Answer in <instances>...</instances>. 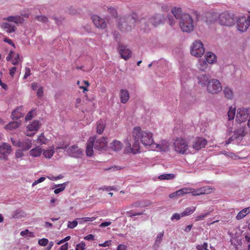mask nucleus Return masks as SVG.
Here are the masks:
<instances>
[{"instance_id": "nucleus-22", "label": "nucleus", "mask_w": 250, "mask_h": 250, "mask_svg": "<svg viewBox=\"0 0 250 250\" xmlns=\"http://www.w3.org/2000/svg\"><path fill=\"white\" fill-rule=\"evenodd\" d=\"M24 114L22 107L20 106L12 112L11 117L13 119L17 120L22 117Z\"/></svg>"}, {"instance_id": "nucleus-8", "label": "nucleus", "mask_w": 250, "mask_h": 250, "mask_svg": "<svg viewBox=\"0 0 250 250\" xmlns=\"http://www.w3.org/2000/svg\"><path fill=\"white\" fill-rule=\"evenodd\" d=\"M222 87L220 82L216 79H212L208 82L207 85L208 91L211 94H217L220 92Z\"/></svg>"}, {"instance_id": "nucleus-6", "label": "nucleus", "mask_w": 250, "mask_h": 250, "mask_svg": "<svg viewBox=\"0 0 250 250\" xmlns=\"http://www.w3.org/2000/svg\"><path fill=\"white\" fill-rule=\"evenodd\" d=\"M204 53L205 49L203 43L200 41H195L191 46V54L196 57H200Z\"/></svg>"}, {"instance_id": "nucleus-36", "label": "nucleus", "mask_w": 250, "mask_h": 250, "mask_svg": "<svg viewBox=\"0 0 250 250\" xmlns=\"http://www.w3.org/2000/svg\"><path fill=\"white\" fill-rule=\"evenodd\" d=\"M223 93L224 94L225 97L228 99H231L233 97V93L232 90L228 87H226L224 88Z\"/></svg>"}, {"instance_id": "nucleus-12", "label": "nucleus", "mask_w": 250, "mask_h": 250, "mask_svg": "<svg viewBox=\"0 0 250 250\" xmlns=\"http://www.w3.org/2000/svg\"><path fill=\"white\" fill-rule=\"evenodd\" d=\"M66 152L69 156L76 158H81L83 155V150L76 145L69 147Z\"/></svg>"}, {"instance_id": "nucleus-28", "label": "nucleus", "mask_w": 250, "mask_h": 250, "mask_svg": "<svg viewBox=\"0 0 250 250\" xmlns=\"http://www.w3.org/2000/svg\"><path fill=\"white\" fill-rule=\"evenodd\" d=\"M250 213V207H247L241 210L237 215V220H241L244 218L247 215Z\"/></svg>"}, {"instance_id": "nucleus-23", "label": "nucleus", "mask_w": 250, "mask_h": 250, "mask_svg": "<svg viewBox=\"0 0 250 250\" xmlns=\"http://www.w3.org/2000/svg\"><path fill=\"white\" fill-rule=\"evenodd\" d=\"M123 147V144L120 141L117 140H113L110 144V148L115 151L121 150Z\"/></svg>"}, {"instance_id": "nucleus-50", "label": "nucleus", "mask_w": 250, "mask_h": 250, "mask_svg": "<svg viewBox=\"0 0 250 250\" xmlns=\"http://www.w3.org/2000/svg\"><path fill=\"white\" fill-rule=\"evenodd\" d=\"M209 214V212H207L204 214L200 215L197 216L195 219V221L197 222L201 220H203L204 218Z\"/></svg>"}, {"instance_id": "nucleus-33", "label": "nucleus", "mask_w": 250, "mask_h": 250, "mask_svg": "<svg viewBox=\"0 0 250 250\" xmlns=\"http://www.w3.org/2000/svg\"><path fill=\"white\" fill-rule=\"evenodd\" d=\"M42 152V149L39 146H37L35 148H34L31 149L29 151V154L30 156L37 157H39L41 155Z\"/></svg>"}, {"instance_id": "nucleus-46", "label": "nucleus", "mask_w": 250, "mask_h": 250, "mask_svg": "<svg viewBox=\"0 0 250 250\" xmlns=\"http://www.w3.org/2000/svg\"><path fill=\"white\" fill-rule=\"evenodd\" d=\"M78 222L77 220H74L73 221H69L68 222L67 227L70 229H74L78 225Z\"/></svg>"}, {"instance_id": "nucleus-40", "label": "nucleus", "mask_w": 250, "mask_h": 250, "mask_svg": "<svg viewBox=\"0 0 250 250\" xmlns=\"http://www.w3.org/2000/svg\"><path fill=\"white\" fill-rule=\"evenodd\" d=\"M136 142L133 145L132 147L130 148L131 152L133 154H136L139 152L140 150V144L139 140H136Z\"/></svg>"}, {"instance_id": "nucleus-53", "label": "nucleus", "mask_w": 250, "mask_h": 250, "mask_svg": "<svg viewBox=\"0 0 250 250\" xmlns=\"http://www.w3.org/2000/svg\"><path fill=\"white\" fill-rule=\"evenodd\" d=\"M164 231L159 233L156 237V242L160 243L162 240V238L164 236Z\"/></svg>"}, {"instance_id": "nucleus-1", "label": "nucleus", "mask_w": 250, "mask_h": 250, "mask_svg": "<svg viewBox=\"0 0 250 250\" xmlns=\"http://www.w3.org/2000/svg\"><path fill=\"white\" fill-rule=\"evenodd\" d=\"M132 134L134 139L140 140L144 146H150L154 143L152 133L149 131H143L140 127H135L133 129Z\"/></svg>"}, {"instance_id": "nucleus-60", "label": "nucleus", "mask_w": 250, "mask_h": 250, "mask_svg": "<svg viewBox=\"0 0 250 250\" xmlns=\"http://www.w3.org/2000/svg\"><path fill=\"white\" fill-rule=\"evenodd\" d=\"M3 41L5 42L8 43V44H10L12 46H13L14 48H15V43L13 42L10 39L8 38H5Z\"/></svg>"}, {"instance_id": "nucleus-64", "label": "nucleus", "mask_w": 250, "mask_h": 250, "mask_svg": "<svg viewBox=\"0 0 250 250\" xmlns=\"http://www.w3.org/2000/svg\"><path fill=\"white\" fill-rule=\"evenodd\" d=\"M32 112H33L32 110L30 111L27 114V115L25 116V120L26 121H29L32 119Z\"/></svg>"}, {"instance_id": "nucleus-19", "label": "nucleus", "mask_w": 250, "mask_h": 250, "mask_svg": "<svg viewBox=\"0 0 250 250\" xmlns=\"http://www.w3.org/2000/svg\"><path fill=\"white\" fill-rule=\"evenodd\" d=\"M246 133L247 132L246 131L245 127H241L236 128L234 130L233 135L236 138V140L241 141L246 135Z\"/></svg>"}, {"instance_id": "nucleus-34", "label": "nucleus", "mask_w": 250, "mask_h": 250, "mask_svg": "<svg viewBox=\"0 0 250 250\" xmlns=\"http://www.w3.org/2000/svg\"><path fill=\"white\" fill-rule=\"evenodd\" d=\"M4 20H6L8 21L13 22L16 23H21L22 21V19L20 16H9L6 18H4Z\"/></svg>"}, {"instance_id": "nucleus-7", "label": "nucleus", "mask_w": 250, "mask_h": 250, "mask_svg": "<svg viewBox=\"0 0 250 250\" xmlns=\"http://www.w3.org/2000/svg\"><path fill=\"white\" fill-rule=\"evenodd\" d=\"M218 21L222 25L231 26L234 24L235 20L230 14L224 12L219 16Z\"/></svg>"}, {"instance_id": "nucleus-13", "label": "nucleus", "mask_w": 250, "mask_h": 250, "mask_svg": "<svg viewBox=\"0 0 250 250\" xmlns=\"http://www.w3.org/2000/svg\"><path fill=\"white\" fill-rule=\"evenodd\" d=\"M40 124L38 121H34L30 124L27 126V131L25 133L28 136H33L35 132L37 131L40 127Z\"/></svg>"}, {"instance_id": "nucleus-58", "label": "nucleus", "mask_w": 250, "mask_h": 250, "mask_svg": "<svg viewBox=\"0 0 250 250\" xmlns=\"http://www.w3.org/2000/svg\"><path fill=\"white\" fill-rule=\"evenodd\" d=\"M16 157L17 158H21L23 156V153L22 152V150H18L15 152Z\"/></svg>"}, {"instance_id": "nucleus-43", "label": "nucleus", "mask_w": 250, "mask_h": 250, "mask_svg": "<svg viewBox=\"0 0 250 250\" xmlns=\"http://www.w3.org/2000/svg\"><path fill=\"white\" fill-rule=\"evenodd\" d=\"M235 115V108L230 107L228 112V119L229 120H233Z\"/></svg>"}, {"instance_id": "nucleus-2", "label": "nucleus", "mask_w": 250, "mask_h": 250, "mask_svg": "<svg viewBox=\"0 0 250 250\" xmlns=\"http://www.w3.org/2000/svg\"><path fill=\"white\" fill-rule=\"evenodd\" d=\"M137 16L133 13L131 15L123 17L118 19V27L123 31L131 30L132 26L136 22Z\"/></svg>"}, {"instance_id": "nucleus-11", "label": "nucleus", "mask_w": 250, "mask_h": 250, "mask_svg": "<svg viewBox=\"0 0 250 250\" xmlns=\"http://www.w3.org/2000/svg\"><path fill=\"white\" fill-rule=\"evenodd\" d=\"M12 151L11 146L6 143H3L0 145V160H7L8 156Z\"/></svg>"}, {"instance_id": "nucleus-57", "label": "nucleus", "mask_w": 250, "mask_h": 250, "mask_svg": "<svg viewBox=\"0 0 250 250\" xmlns=\"http://www.w3.org/2000/svg\"><path fill=\"white\" fill-rule=\"evenodd\" d=\"M108 12L112 15L113 16H116L117 14V10L115 8L113 7H109L108 8Z\"/></svg>"}, {"instance_id": "nucleus-20", "label": "nucleus", "mask_w": 250, "mask_h": 250, "mask_svg": "<svg viewBox=\"0 0 250 250\" xmlns=\"http://www.w3.org/2000/svg\"><path fill=\"white\" fill-rule=\"evenodd\" d=\"M0 27L7 33L15 32L17 28L13 23L6 22H2L0 24Z\"/></svg>"}, {"instance_id": "nucleus-63", "label": "nucleus", "mask_w": 250, "mask_h": 250, "mask_svg": "<svg viewBox=\"0 0 250 250\" xmlns=\"http://www.w3.org/2000/svg\"><path fill=\"white\" fill-rule=\"evenodd\" d=\"M17 68L16 67H12L9 71V74L11 77H14V74L16 71Z\"/></svg>"}, {"instance_id": "nucleus-32", "label": "nucleus", "mask_w": 250, "mask_h": 250, "mask_svg": "<svg viewBox=\"0 0 250 250\" xmlns=\"http://www.w3.org/2000/svg\"><path fill=\"white\" fill-rule=\"evenodd\" d=\"M20 124H21L20 122L14 121L9 123L8 124L5 126L4 128L7 130L12 131L18 128Z\"/></svg>"}, {"instance_id": "nucleus-61", "label": "nucleus", "mask_w": 250, "mask_h": 250, "mask_svg": "<svg viewBox=\"0 0 250 250\" xmlns=\"http://www.w3.org/2000/svg\"><path fill=\"white\" fill-rule=\"evenodd\" d=\"M30 72H31L30 69L28 67H26L25 73V74L23 77V78L24 79H27V78L31 75Z\"/></svg>"}, {"instance_id": "nucleus-45", "label": "nucleus", "mask_w": 250, "mask_h": 250, "mask_svg": "<svg viewBox=\"0 0 250 250\" xmlns=\"http://www.w3.org/2000/svg\"><path fill=\"white\" fill-rule=\"evenodd\" d=\"M96 219V217H83L81 219L82 221L79 222L80 224H83L88 221H93Z\"/></svg>"}, {"instance_id": "nucleus-30", "label": "nucleus", "mask_w": 250, "mask_h": 250, "mask_svg": "<svg viewBox=\"0 0 250 250\" xmlns=\"http://www.w3.org/2000/svg\"><path fill=\"white\" fill-rule=\"evenodd\" d=\"M205 57L206 61L208 63L212 64L216 61L215 55L210 52H207L206 53Z\"/></svg>"}, {"instance_id": "nucleus-3", "label": "nucleus", "mask_w": 250, "mask_h": 250, "mask_svg": "<svg viewBox=\"0 0 250 250\" xmlns=\"http://www.w3.org/2000/svg\"><path fill=\"white\" fill-rule=\"evenodd\" d=\"M163 19V17L162 15L157 14L151 17L146 16L142 18L137 23L142 29L146 30L147 29V26H149V23H146L148 21H149V22L151 23L152 25L156 26L162 22Z\"/></svg>"}, {"instance_id": "nucleus-15", "label": "nucleus", "mask_w": 250, "mask_h": 250, "mask_svg": "<svg viewBox=\"0 0 250 250\" xmlns=\"http://www.w3.org/2000/svg\"><path fill=\"white\" fill-rule=\"evenodd\" d=\"M119 52L121 58L126 61L130 59L132 55L131 51L126 46L122 44L119 46Z\"/></svg>"}, {"instance_id": "nucleus-48", "label": "nucleus", "mask_w": 250, "mask_h": 250, "mask_svg": "<svg viewBox=\"0 0 250 250\" xmlns=\"http://www.w3.org/2000/svg\"><path fill=\"white\" fill-rule=\"evenodd\" d=\"M10 140L14 146L18 147L21 146L20 145L21 144V141L20 140H16L13 138H11Z\"/></svg>"}, {"instance_id": "nucleus-41", "label": "nucleus", "mask_w": 250, "mask_h": 250, "mask_svg": "<svg viewBox=\"0 0 250 250\" xmlns=\"http://www.w3.org/2000/svg\"><path fill=\"white\" fill-rule=\"evenodd\" d=\"M54 153V147H51L50 149L45 150L43 154L46 158H50L52 157Z\"/></svg>"}, {"instance_id": "nucleus-26", "label": "nucleus", "mask_w": 250, "mask_h": 250, "mask_svg": "<svg viewBox=\"0 0 250 250\" xmlns=\"http://www.w3.org/2000/svg\"><path fill=\"white\" fill-rule=\"evenodd\" d=\"M105 127V123L104 120H100L96 123L97 133L102 134Z\"/></svg>"}, {"instance_id": "nucleus-51", "label": "nucleus", "mask_w": 250, "mask_h": 250, "mask_svg": "<svg viewBox=\"0 0 250 250\" xmlns=\"http://www.w3.org/2000/svg\"><path fill=\"white\" fill-rule=\"evenodd\" d=\"M48 242V240L46 238H42L41 239H40L38 241V243L40 245L42 246H46Z\"/></svg>"}, {"instance_id": "nucleus-59", "label": "nucleus", "mask_w": 250, "mask_h": 250, "mask_svg": "<svg viewBox=\"0 0 250 250\" xmlns=\"http://www.w3.org/2000/svg\"><path fill=\"white\" fill-rule=\"evenodd\" d=\"M37 95L39 97H42L43 95V90L42 87H40L38 88L37 92Z\"/></svg>"}, {"instance_id": "nucleus-52", "label": "nucleus", "mask_w": 250, "mask_h": 250, "mask_svg": "<svg viewBox=\"0 0 250 250\" xmlns=\"http://www.w3.org/2000/svg\"><path fill=\"white\" fill-rule=\"evenodd\" d=\"M85 247V244L83 242H81L76 246V250H84Z\"/></svg>"}, {"instance_id": "nucleus-14", "label": "nucleus", "mask_w": 250, "mask_h": 250, "mask_svg": "<svg viewBox=\"0 0 250 250\" xmlns=\"http://www.w3.org/2000/svg\"><path fill=\"white\" fill-rule=\"evenodd\" d=\"M207 144V140L203 137H196L192 143V147L195 150H199Z\"/></svg>"}, {"instance_id": "nucleus-47", "label": "nucleus", "mask_w": 250, "mask_h": 250, "mask_svg": "<svg viewBox=\"0 0 250 250\" xmlns=\"http://www.w3.org/2000/svg\"><path fill=\"white\" fill-rule=\"evenodd\" d=\"M36 20L39 21L46 23L48 21V18L45 16H38L36 17Z\"/></svg>"}, {"instance_id": "nucleus-21", "label": "nucleus", "mask_w": 250, "mask_h": 250, "mask_svg": "<svg viewBox=\"0 0 250 250\" xmlns=\"http://www.w3.org/2000/svg\"><path fill=\"white\" fill-rule=\"evenodd\" d=\"M249 27V26L248 24V22L245 19H240L237 22V29L239 31L241 32H245L246 31L248 28Z\"/></svg>"}, {"instance_id": "nucleus-9", "label": "nucleus", "mask_w": 250, "mask_h": 250, "mask_svg": "<svg viewBox=\"0 0 250 250\" xmlns=\"http://www.w3.org/2000/svg\"><path fill=\"white\" fill-rule=\"evenodd\" d=\"M250 115V108H240L237 110L236 121L238 123L246 122Z\"/></svg>"}, {"instance_id": "nucleus-42", "label": "nucleus", "mask_w": 250, "mask_h": 250, "mask_svg": "<svg viewBox=\"0 0 250 250\" xmlns=\"http://www.w3.org/2000/svg\"><path fill=\"white\" fill-rule=\"evenodd\" d=\"M48 140L46 139L43 133H42L37 139L38 143L40 145L46 144Z\"/></svg>"}, {"instance_id": "nucleus-44", "label": "nucleus", "mask_w": 250, "mask_h": 250, "mask_svg": "<svg viewBox=\"0 0 250 250\" xmlns=\"http://www.w3.org/2000/svg\"><path fill=\"white\" fill-rule=\"evenodd\" d=\"M213 188L208 186H205L200 188L202 194H209L213 191Z\"/></svg>"}, {"instance_id": "nucleus-17", "label": "nucleus", "mask_w": 250, "mask_h": 250, "mask_svg": "<svg viewBox=\"0 0 250 250\" xmlns=\"http://www.w3.org/2000/svg\"><path fill=\"white\" fill-rule=\"evenodd\" d=\"M92 21L96 27L104 29L106 27L107 24L105 20L101 18L97 15H93L92 17Z\"/></svg>"}, {"instance_id": "nucleus-29", "label": "nucleus", "mask_w": 250, "mask_h": 250, "mask_svg": "<svg viewBox=\"0 0 250 250\" xmlns=\"http://www.w3.org/2000/svg\"><path fill=\"white\" fill-rule=\"evenodd\" d=\"M171 12L175 18L177 19H182L183 15L185 13H182V9L181 8L174 7L172 9Z\"/></svg>"}, {"instance_id": "nucleus-24", "label": "nucleus", "mask_w": 250, "mask_h": 250, "mask_svg": "<svg viewBox=\"0 0 250 250\" xmlns=\"http://www.w3.org/2000/svg\"><path fill=\"white\" fill-rule=\"evenodd\" d=\"M190 189L188 188H183L181 189L177 190L176 191L170 194L169 195L170 198H172L175 196H182L186 194L189 193Z\"/></svg>"}, {"instance_id": "nucleus-37", "label": "nucleus", "mask_w": 250, "mask_h": 250, "mask_svg": "<svg viewBox=\"0 0 250 250\" xmlns=\"http://www.w3.org/2000/svg\"><path fill=\"white\" fill-rule=\"evenodd\" d=\"M196 209L195 207H191L187 208L185 210L181 213V216L183 217L185 216H188L194 212Z\"/></svg>"}, {"instance_id": "nucleus-38", "label": "nucleus", "mask_w": 250, "mask_h": 250, "mask_svg": "<svg viewBox=\"0 0 250 250\" xmlns=\"http://www.w3.org/2000/svg\"><path fill=\"white\" fill-rule=\"evenodd\" d=\"M66 183H67L66 182H65L62 184H59L57 185H55V188L58 187L59 188H57L54 190V193L56 194H57L59 193L60 192L64 190V189L65 188Z\"/></svg>"}, {"instance_id": "nucleus-39", "label": "nucleus", "mask_w": 250, "mask_h": 250, "mask_svg": "<svg viewBox=\"0 0 250 250\" xmlns=\"http://www.w3.org/2000/svg\"><path fill=\"white\" fill-rule=\"evenodd\" d=\"M175 178V175L173 174H163L159 176L158 178L161 180H171Z\"/></svg>"}, {"instance_id": "nucleus-49", "label": "nucleus", "mask_w": 250, "mask_h": 250, "mask_svg": "<svg viewBox=\"0 0 250 250\" xmlns=\"http://www.w3.org/2000/svg\"><path fill=\"white\" fill-rule=\"evenodd\" d=\"M207 248L208 243L206 242L204 243L203 245H198L196 246L197 250H208Z\"/></svg>"}, {"instance_id": "nucleus-55", "label": "nucleus", "mask_w": 250, "mask_h": 250, "mask_svg": "<svg viewBox=\"0 0 250 250\" xmlns=\"http://www.w3.org/2000/svg\"><path fill=\"white\" fill-rule=\"evenodd\" d=\"M167 22L170 26H172L175 24V20L173 17L171 15L167 16Z\"/></svg>"}, {"instance_id": "nucleus-56", "label": "nucleus", "mask_w": 250, "mask_h": 250, "mask_svg": "<svg viewBox=\"0 0 250 250\" xmlns=\"http://www.w3.org/2000/svg\"><path fill=\"white\" fill-rule=\"evenodd\" d=\"M45 179V178L43 177H42L41 178H40L39 179H38V180L35 181L33 184H32V187H34L35 186V185L41 183V182H42L43 181H44Z\"/></svg>"}, {"instance_id": "nucleus-62", "label": "nucleus", "mask_w": 250, "mask_h": 250, "mask_svg": "<svg viewBox=\"0 0 250 250\" xmlns=\"http://www.w3.org/2000/svg\"><path fill=\"white\" fill-rule=\"evenodd\" d=\"M117 250H128V249L126 245L120 244L118 246Z\"/></svg>"}, {"instance_id": "nucleus-10", "label": "nucleus", "mask_w": 250, "mask_h": 250, "mask_svg": "<svg viewBox=\"0 0 250 250\" xmlns=\"http://www.w3.org/2000/svg\"><path fill=\"white\" fill-rule=\"evenodd\" d=\"M94 148L99 152H103L106 150L107 148V138L103 137L94 140Z\"/></svg>"}, {"instance_id": "nucleus-54", "label": "nucleus", "mask_w": 250, "mask_h": 250, "mask_svg": "<svg viewBox=\"0 0 250 250\" xmlns=\"http://www.w3.org/2000/svg\"><path fill=\"white\" fill-rule=\"evenodd\" d=\"M140 206V203L139 202H136L132 204L129 205L128 206L126 207V208H139Z\"/></svg>"}, {"instance_id": "nucleus-18", "label": "nucleus", "mask_w": 250, "mask_h": 250, "mask_svg": "<svg viewBox=\"0 0 250 250\" xmlns=\"http://www.w3.org/2000/svg\"><path fill=\"white\" fill-rule=\"evenodd\" d=\"M96 139L95 136L90 137L87 142L86 148V154L88 157H91L94 154L93 147H94V140Z\"/></svg>"}, {"instance_id": "nucleus-35", "label": "nucleus", "mask_w": 250, "mask_h": 250, "mask_svg": "<svg viewBox=\"0 0 250 250\" xmlns=\"http://www.w3.org/2000/svg\"><path fill=\"white\" fill-rule=\"evenodd\" d=\"M198 83L204 85H206L207 83H208V82L209 81L208 76L205 74L199 76L198 77Z\"/></svg>"}, {"instance_id": "nucleus-25", "label": "nucleus", "mask_w": 250, "mask_h": 250, "mask_svg": "<svg viewBox=\"0 0 250 250\" xmlns=\"http://www.w3.org/2000/svg\"><path fill=\"white\" fill-rule=\"evenodd\" d=\"M121 102L123 104H125L129 100V94L127 90L121 89L120 93Z\"/></svg>"}, {"instance_id": "nucleus-31", "label": "nucleus", "mask_w": 250, "mask_h": 250, "mask_svg": "<svg viewBox=\"0 0 250 250\" xmlns=\"http://www.w3.org/2000/svg\"><path fill=\"white\" fill-rule=\"evenodd\" d=\"M197 67L199 70L202 71H206L208 67V62L203 59H200L198 61Z\"/></svg>"}, {"instance_id": "nucleus-4", "label": "nucleus", "mask_w": 250, "mask_h": 250, "mask_svg": "<svg viewBox=\"0 0 250 250\" xmlns=\"http://www.w3.org/2000/svg\"><path fill=\"white\" fill-rule=\"evenodd\" d=\"M181 30L185 32H190L193 30V20L188 14H184L179 22Z\"/></svg>"}, {"instance_id": "nucleus-5", "label": "nucleus", "mask_w": 250, "mask_h": 250, "mask_svg": "<svg viewBox=\"0 0 250 250\" xmlns=\"http://www.w3.org/2000/svg\"><path fill=\"white\" fill-rule=\"evenodd\" d=\"M174 150L178 153L184 154L188 149V145L187 141L183 138H178L173 143Z\"/></svg>"}, {"instance_id": "nucleus-16", "label": "nucleus", "mask_w": 250, "mask_h": 250, "mask_svg": "<svg viewBox=\"0 0 250 250\" xmlns=\"http://www.w3.org/2000/svg\"><path fill=\"white\" fill-rule=\"evenodd\" d=\"M6 60L8 62H11L12 64L16 65H17L21 60L20 58V55L18 53H15L13 51H10L6 58Z\"/></svg>"}, {"instance_id": "nucleus-27", "label": "nucleus", "mask_w": 250, "mask_h": 250, "mask_svg": "<svg viewBox=\"0 0 250 250\" xmlns=\"http://www.w3.org/2000/svg\"><path fill=\"white\" fill-rule=\"evenodd\" d=\"M20 146L19 147H21L22 150H28L31 147L32 141L29 139H26L22 142H21Z\"/></svg>"}]
</instances>
